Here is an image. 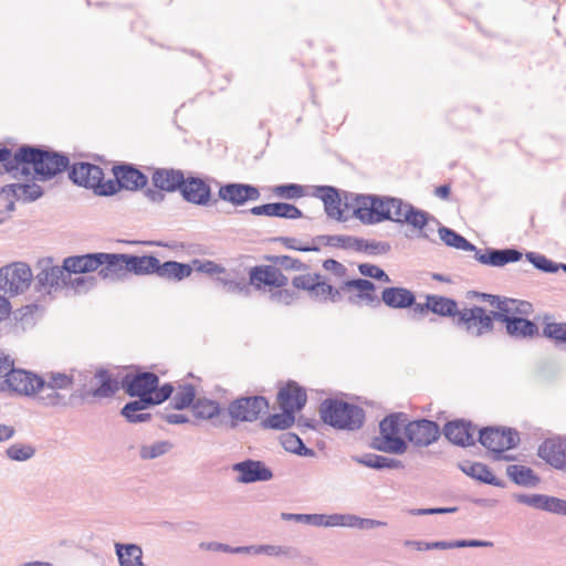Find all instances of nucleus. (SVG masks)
Masks as SVG:
<instances>
[{"mask_svg":"<svg viewBox=\"0 0 566 566\" xmlns=\"http://www.w3.org/2000/svg\"><path fill=\"white\" fill-rule=\"evenodd\" d=\"M93 379L99 382L97 387L87 389L83 386L80 390L66 397L64 394L49 387L44 382V378L40 376L33 379L35 387L32 397L39 405L46 408H67L72 406V399L74 397H78L83 401L87 400L90 397L98 399L112 398L119 389V382L105 368L97 369Z\"/></svg>","mask_w":566,"mask_h":566,"instance_id":"obj_1","label":"nucleus"},{"mask_svg":"<svg viewBox=\"0 0 566 566\" xmlns=\"http://www.w3.org/2000/svg\"><path fill=\"white\" fill-rule=\"evenodd\" d=\"M20 177H30L31 168L34 177L40 181H48L63 171H67L71 161L67 155L49 148L34 145H21L19 147Z\"/></svg>","mask_w":566,"mask_h":566,"instance_id":"obj_2","label":"nucleus"},{"mask_svg":"<svg viewBox=\"0 0 566 566\" xmlns=\"http://www.w3.org/2000/svg\"><path fill=\"white\" fill-rule=\"evenodd\" d=\"M342 290H355L356 294L348 296L350 304L357 305L364 301L371 307H378L384 303L389 308L405 310L415 304V293L406 287L389 286L385 287L379 298L375 291L376 285L367 279H352L342 283Z\"/></svg>","mask_w":566,"mask_h":566,"instance_id":"obj_3","label":"nucleus"},{"mask_svg":"<svg viewBox=\"0 0 566 566\" xmlns=\"http://www.w3.org/2000/svg\"><path fill=\"white\" fill-rule=\"evenodd\" d=\"M319 416L325 424L343 431L359 430L366 419V412L361 407L336 398L322 401Z\"/></svg>","mask_w":566,"mask_h":566,"instance_id":"obj_4","label":"nucleus"},{"mask_svg":"<svg viewBox=\"0 0 566 566\" xmlns=\"http://www.w3.org/2000/svg\"><path fill=\"white\" fill-rule=\"evenodd\" d=\"M408 422L405 412H392L387 415L379 422V436L371 439L370 448L385 453L402 454L408 449V443L400 436L401 430Z\"/></svg>","mask_w":566,"mask_h":566,"instance_id":"obj_5","label":"nucleus"},{"mask_svg":"<svg viewBox=\"0 0 566 566\" xmlns=\"http://www.w3.org/2000/svg\"><path fill=\"white\" fill-rule=\"evenodd\" d=\"M345 207L363 224H377L389 220L388 196L344 192Z\"/></svg>","mask_w":566,"mask_h":566,"instance_id":"obj_6","label":"nucleus"},{"mask_svg":"<svg viewBox=\"0 0 566 566\" xmlns=\"http://www.w3.org/2000/svg\"><path fill=\"white\" fill-rule=\"evenodd\" d=\"M35 272L33 282L38 293L51 294L53 291L67 286L62 266L56 265L51 256L39 259L35 263Z\"/></svg>","mask_w":566,"mask_h":566,"instance_id":"obj_7","label":"nucleus"},{"mask_svg":"<svg viewBox=\"0 0 566 566\" xmlns=\"http://www.w3.org/2000/svg\"><path fill=\"white\" fill-rule=\"evenodd\" d=\"M31 268L24 262H14L0 268V291L10 296L24 293L33 281Z\"/></svg>","mask_w":566,"mask_h":566,"instance_id":"obj_8","label":"nucleus"},{"mask_svg":"<svg viewBox=\"0 0 566 566\" xmlns=\"http://www.w3.org/2000/svg\"><path fill=\"white\" fill-rule=\"evenodd\" d=\"M478 441L500 459L504 451L517 447L520 434L513 428L484 427L479 431Z\"/></svg>","mask_w":566,"mask_h":566,"instance_id":"obj_9","label":"nucleus"},{"mask_svg":"<svg viewBox=\"0 0 566 566\" xmlns=\"http://www.w3.org/2000/svg\"><path fill=\"white\" fill-rule=\"evenodd\" d=\"M454 324L463 327L468 335L474 337H481L492 333L494 329V321L491 317V313L479 305L461 310L459 317L454 319Z\"/></svg>","mask_w":566,"mask_h":566,"instance_id":"obj_10","label":"nucleus"},{"mask_svg":"<svg viewBox=\"0 0 566 566\" xmlns=\"http://www.w3.org/2000/svg\"><path fill=\"white\" fill-rule=\"evenodd\" d=\"M269 408V401L263 396H248L237 398L228 406V415L233 420L231 428L237 426L235 422H253L259 419L262 412Z\"/></svg>","mask_w":566,"mask_h":566,"instance_id":"obj_11","label":"nucleus"},{"mask_svg":"<svg viewBox=\"0 0 566 566\" xmlns=\"http://www.w3.org/2000/svg\"><path fill=\"white\" fill-rule=\"evenodd\" d=\"M440 436L439 424L426 418L408 421L405 426L406 441L415 447H429L438 441Z\"/></svg>","mask_w":566,"mask_h":566,"instance_id":"obj_12","label":"nucleus"},{"mask_svg":"<svg viewBox=\"0 0 566 566\" xmlns=\"http://www.w3.org/2000/svg\"><path fill=\"white\" fill-rule=\"evenodd\" d=\"M127 253L101 252L97 275L106 282H122L128 277Z\"/></svg>","mask_w":566,"mask_h":566,"instance_id":"obj_13","label":"nucleus"},{"mask_svg":"<svg viewBox=\"0 0 566 566\" xmlns=\"http://www.w3.org/2000/svg\"><path fill=\"white\" fill-rule=\"evenodd\" d=\"M476 427L467 419L447 421L441 430L446 439L454 446L467 448L475 444L474 433Z\"/></svg>","mask_w":566,"mask_h":566,"instance_id":"obj_14","label":"nucleus"},{"mask_svg":"<svg viewBox=\"0 0 566 566\" xmlns=\"http://www.w3.org/2000/svg\"><path fill=\"white\" fill-rule=\"evenodd\" d=\"M232 470L238 472L237 482L251 484L255 482H266L273 478L272 470L263 461L245 459L234 463Z\"/></svg>","mask_w":566,"mask_h":566,"instance_id":"obj_15","label":"nucleus"},{"mask_svg":"<svg viewBox=\"0 0 566 566\" xmlns=\"http://www.w3.org/2000/svg\"><path fill=\"white\" fill-rule=\"evenodd\" d=\"M474 259L484 265L502 268L510 263H515L522 260L523 253L515 248L495 249L485 248L484 250L475 247Z\"/></svg>","mask_w":566,"mask_h":566,"instance_id":"obj_16","label":"nucleus"},{"mask_svg":"<svg viewBox=\"0 0 566 566\" xmlns=\"http://www.w3.org/2000/svg\"><path fill=\"white\" fill-rule=\"evenodd\" d=\"M513 499L521 504L548 513L566 516V500L546 494L514 493Z\"/></svg>","mask_w":566,"mask_h":566,"instance_id":"obj_17","label":"nucleus"},{"mask_svg":"<svg viewBox=\"0 0 566 566\" xmlns=\"http://www.w3.org/2000/svg\"><path fill=\"white\" fill-rule=\"evenodd\" d=\"M67 175L74 185L92 190L98 185V181L104 179L103 169L98 165L87 161L74 163Z\"/></svg>","mask_w":566,"mask_h":566,"instance_id":"obj_18","label":"nucleus"},{"mask_svg":"<svg viewBox=\"0 0 566 566\" xmlns=\"http://www.w3.org/2000/svg\"><path fill=\"white\" fill-rule=\"evenodd\" d=\"M159 384V377L151 371H140L137 374H126L120 381V387L125 392L135 398V395L154 394Z\"/></svg>","mask_w":566,"mask_h":566,"instance_id":"obj_19","label":"nucleus"},{"mask_svg":"<svg viewBox=\"0 0 566 566\" xmlns=\"http://www.w3.org/2000/svg\"><path fill=\"white\" fill-rule=\"evenodd\" d=\"M218 196L233 206H242L248 201L259 200L261 193L259 188L253 185L231 182L221 186Z\"/></svg>","mask_w":566,"mask_h":566,"instance_id":"obj_20","label":"nucleus"},{"mask_svg":"<svg viewBox=\"0 0 566 566\" xmlns=\"http://www.w3.org/2000/svg\"><path fill=\"white\" fill-rule=\"evenodd\" d=\"M112 171L114 177L120 180V186L125 190L138 191L148 184V177L134 164L120 163L114 165Z\"/></svg>","mask_w":566,"mask_h":566,"instance_id":"obj_21","label":"nucleus"},{"mask_svg":"<svg viewBox=\"0 0 566 566\" xmlns=\"http://www.w3.org/2000/svg\"><path fill=\"white\" fill-rule=\"evenodd\" d=\"M313 195L324 203V210L328 218L344 221V211L342 209V197L339 190L333 186H316Z\"/></svg>","mask_w":566,"mask_h":566,"instance_id":"obj_22","label":"nucleus"},{"mask_svg":"<svg viewBox=\"0 0 566 566\" xmlns=\"http://www.w3.org/2000/svg\"><path fill=\"white\" fill-rule=\"evenodd\" d=\"M180 193L184 199L190 203L205 206L209 202L211 197L210 186L199 177L185 178Z\"/></svg>","mask_w":566,"mask_h":566,"instance_id":"obj_23","label":"nucleus"},{"mask_svg":"<svg viewBox=\"0 0 566 566\" xmlns=\"http://www.w3.org/2000/svg\"><path fill=\"white\" fill-rule=\"evenodd\" d=\"M4 377V382L10 390L20 395L32 396L35 387L33 379L39 378L40 376L31 371L17 369L12 364L9 373Z\"/></svg>","mask_w":566,"mask_h":566,"instance_id":"obj_24","label":"nucleus"},{"mask_svg":"<svg viewBox=\"0 0 566 566\" xmlns=\"http://www.w3.org/2000/svg\"><path fill=\"white\" fill-rule=\"evenodd\" d=\"M537 455L556 469L566 468V443L559 439L544 440L538 447Z\"/></svg>","mask_w":566,"mask_h":566,"instance_id":"obj_25","label":"nucleus"},{"mask_svg":"<svg viewBox=\"0 0 566 566\" xmlns=\"http://www.w3.org/2000/svg\"><path fill=\"white\" fill-rule=\"evenodd\" d=\"M185 178L184 171L175 168H155L151 175L154 187L167 192L180 191Z\"/></svg>","mask_w":566,"mask_h":566,"instance_id":"obj_26","label":"nucleus"},{"mask_svg":"<svg viewBox=\"0 0 566 566\" xmlns=\"http://www.w3.org/2000/svg\"><path fill=\"white\" fill-rule=\"evenodd\" d=\"M250 213L253 216H266L284 219H300L303 212L295 206L289 202H270L252 207Z\"/></svg>","mask_w":566,"mask_h":566,"instance_id":"obj_27","label":"nucleus"},{"mask_svg":"<svg viewBox=\"0 0 566 566\" xmlns=\"http://www.w3.org/2000/svg\"><path fill=\"white\" fill-rule=\"evenodd\" d=\"M191 412L195 418L200 420H212L214 427L226 424V415H221L220 403L212 399L198 398L192 403Z\"/></svg>","mask_w":566,"mask_h":566,"instance_id":"obj_28","label":"nucleus"},{"mask_svg":"<svg viewBox=\"0 0 566 566\" xmlns=\"http://www.w3.org/2000/svg\"><path fill=\"white\" fill-rule=\"evenodd\" d=\"M281 408H291L293 412L301 410L307 401V395L295 381H289L277 394Z\"/></svg>","mask_w":566,"mask_h":566,"instance_id":"obj_29","label":"nucleus"},{"mask_svg":"<svg viewBox=\"0 0 566 566\" xmlns=\"http://www.w3.org/2000/svg\"><path fill=\"white\" fill-rule=\"evenodd\" d=\"M458 468L468 476L497 488H505V482L497 479L490 468L481 462L464 461L458 464Z\"/></svg>","mask_w":566,"mask_h":566,"instance_id":"obj_30","label":"nucleus"},{"mask_svg":"<svg viewBox=\"0 0 566 566\" xmlns=\"http://www.w3.org/2000/svg\"><path fill=\"white\" fill-rule=\"evenodd\" d=\"M504 325L506 334L515 339L533 338L539 334L538 326L525 317L513 315Z\"/></svg>","mask_w":566,"mask_h":566,"instance_id":"obj_31","label":"nucleus"},{"mask_svg":"<svg viewBox=\"0 0 566 566\" xmlns=\"http://www.w3.org/2000/svg\"><path fill=\"white\" fill-rule=\"evenodd\" d=\"M192 268L188 263H181L178 261H166L164 263L158 260L156 276L167 280L180 282L184 279L190 276Z\"/></svg>","mask_w":566,"mask_h":566,"instance_id":"obj_32","label":"nucleus"},{"mask_svg":"<svg viewBox=\"0 0 566 566\" xmlns=\"http://www.w3.org/2000/svg\"><path fill=\"white\" fill-rule=\"evenodd\" d=\"M352 460L358 464L365 465L375 470L384 469H403L402 461L395 458H387L376 453H364L361 455H353Z\"/></svg>","mask_w":566,"mask_h":566,"instance_id":"obj_33","label":"nucleus"},{"mask_svg":"<svg viewBox=\"0 0 566 566\" xmlns=\"http://www.w3.org/2000/svg\"><path fill=\"white\" fill-rule=\"evenodd\" d=\"M158 260L155 255L127 254L128 275H155Z\"/></svg>","mask_w":566,"mask_h":566,"instance_id":"obj_34","label":"nucleus"},{"mask_svg":"<svg viewBox=\"0 0 566 566\" xmlns=\"http://www.w3.org/2000/svg\"><path fill=\"white\" fill-rule=\"evenodd\" d=\"M115 553L119 566H145L143 564V549L137 544H115Z\"/></svg>","mask_w":566,"mask_h":566,"instance_id":"obj_35","label":"nucleus"},{"mask_svg":"<svg viewBox=\"0 0 566 566\" xmlns=\"http://www.w3.org/2000/svg\"><path fill=\"white\" fill-rule=\"evenodd\" d=\"M403 220V223L419 230L422 238H428V234L424 232V228L430 220L434 221L437 224H440L439 221L429 212L418 209L411 203L405 211Z\"/></svg>","mask_w":566,"mask_h":566,"instance_id":"obj_36","label":"nucleus"},{"mask_svg":"<svg viewBox=\"0 0 566 566\" xmlns=\"http://www.w3.org/2000/svg\"><path fill=\"white\" fill-rule=\"evenodd\" d=\"M428 301H430L431 312L442 317H459L460 310H458V303L455 300L437 295L428 294Z\"/></svg>","mask_w":566,"mask_h":566,"instance_id":"obj_37","label":"nucleus"},{"mask_svg":"<svg viewBox=\"0 0 566 566\" xmlns=\"http://www.w3.org/2000/svg\"><path fill=\"white\" fill-rule=\"evenodd\" d=\"M506 474L515 484L521 486H536L539 483L538 475L525 465L510 464L506 468Z\"/></svg>","mask_w":566,"mask_h":566,"instance_id":"obj_38","label":"nucleus"},{"mask_svg":"<svg viewBox=\"0 0 566 566\" xmlns=\"http://www.w3.org/2000/svg\"><path fill=\"white\" fill-rule=\"evenodd\" d=\"M440 240L448 247L462 251H473L475 245L467 240L463 235L451 228L440 226L438 229Z\"/></svg>","mask_w":566,"mask_h":566,"instance_id":"obj_39","label":"nucleus"},{"mask_svg":"<svg viewBox=\"0 0 566 566\" xmlns=\"http://www.w3.org/2000/svg\"><path fill=\"white\" fill-rule=\"evenodd\" d=\"M282 413H273L265 418L261 424L265 429L285 430L295 423V412L291 408H281Z\"/></svg>","mask_w":566,"mask_h":566,"instance_id":"obj_40","label":"nucleus"},{"mask_svg":"<svg viewBox=\"0 0 566 566\" xmlns=\"http://www.w3.org/2000/svg\"><path fill=\"white\" fill-rule=\"evenodd\" d=\"M20 163L19 148L13 154L9 147L0 144L1 168L14 179H19Z\"/></svg>","mask_w":566,"mask_h":566,"instance_id":"obj_41","label":"nucleus"},{"mask_svg":"<svg viewBox=\"0 0 566 566\" xmlns=\"http://www.w3.org/2000/svg\"><path fill=\"white\" fill-rule=\"evenodd\" d=\"M340 291H343L342 285L339 289H336L332 284L319 279L315 281L311 296L323 302L331 301L336 303L342 298Z\"/></svg>","mask_w":566,"mask_h":566,"instance_id":"obj_42","label":"nucleus"},{"mask_svg":"<svg viewBox=\"0 0 566 566\" xmlns=\"http://www.w3.org/2000/svg\"><path fill=\"white\" fill-rule=\"evenodd\" d=\"M196 401V389L193 385L187 384L180 388L172 397L170 406L176 410H184L188 407L192 408Z\"/></svg>","mask_w":566,"mask_h":566,"instance_id":"obj_43","label":"nucleus"},{"mask_svg":"<svg viewBox=\"0 0 566 566\" xmlns=\"http://www.w3.org/2000/svg\"><path fill=\"white\" fill-rule=\"evenodd\" d=\"M525 258L536 270L543 273H556L559 271V263L538 252H526Z\"/></svg>","mask_w":566,"mask_h":566,"instance_id":"obj_44","label":"nucleus"},{"mask_svg":"<svg viewBox=\"0 0 566 566\" xmlns=\"http://www.w3.org/2000/svg\"><path fill=\"white\" fill-rule=\"evenodd\" d=\"M514 303H516L515 298L501 296L497 303L493 305L496 310L490 311L493 321L505 324L514 315Z\"/></svg>","mask_w":566,"mask_h":566,"instance_id":"obj_45","label":"nucleus"},{"mask_svg":"<svg viewBox=\"0 0 566 566\" xmlns=\"http://www.w3.org/2000/svg\"><path fill=\"white\" fill-rule=\"evenodd\" d=\"M135 397H138V399L128 401L122 408L120 415L123 417H128L130 412L142 411L144 409L149 408L150 406L157 405L155 398L153 397V394H140L135 395Z\"/></svg>","mask_w":566,"mask_h":566,"instance_id":"obj_46","label":"nucleus"},{"mask_svg":"<svg viewBox=\"0 0 566 566\" xmlns=\"http://www.w3.org/2000/svg\"><path fill=\"white\" fill-rule=\"evenodd\" d=\"M265 260L286 271H305L307 265L290 255H265Z\"/></svg>","mask_w":566,"mask_h":566,"instance_id":"obj_47","label":"nucleus"},{"mask_svg":"<svg viewBox=\"0 0 566 566\" xmlns=\"http://www.w3.org/2000/svg\"><path fill=\"white\" fill-rule=\"evenodd\" d=\"M43 378H44V382L49 387H51L57 391L63 390V389H69L74 384L73 376L67 375L65 373L50 371V373H46Z\"/></svg>","mask_w":566,"mask_h":566,"instance_id":"obj_48","label":"nucleus"},{"mask_svg":"<svg viewBox=\"0 0 566 566\" xmlns=\"http://www.w3.org/2000/svg\"><path fill=\"white\" fill-rule=\"evenodd\" d=\"M36 450L31 444L14 443L7 450L6 454L10 460L23 462L34 457Z\"/></svg>","mask_w":566,"mask_h":566,"instance_id":"obj_49","label":"nucleus"},{"mask_svg":"<svg viewBox=\"0 0 566 566\" xmlns=\"http://www.w3.org/2000/svg\"><path fill=\"white\" fill-rule=\"evenodd\" d=\"M387 207L389 210V220L395 223L403 224V217L405 211L407 210V207L410 206L409 202L403 201L400 198L397 197H390L388 196V202Z\"/></svg>","mask_w":566,"mask_h":566,"instance_id":"obj_50","label":"nucleus"},{"mask_svg":"<svg viewBox=\"0 0 566 566\" xmlns=\"http://www.w3.org/2000/svg\"><path fill=\"white\" fill-rule=\"evenodd\" d=\"M171 448L168 441H157L150 446H142L139 449V457L143 460H153L166 454Z\"/></svg>","mask_w":566,"mask_h":566,"instance_id":"obj_51","label":"nucleus"},{"mask_svg":"<svg viewBox=\"0 0 566 566\" xmlns=\"http://www.w3.org/2000/svg\"><path fill=\"white\" fill-rule=\"evenodd\" d=\"M217 281L223 285L227 293L242 294L244 296H249L251 293L249 283L244 279H241L240 281H235V280L218 277Z\"/></svg>","mask_w":566,"mask_h":566,"instance_id":"obj_52","label":"nucleus"},{"mask_svg":"<svg viewBox=\"0 0 566 566\" xmlns=\"http://www.w3.org/2000/svg\"><path fill=\"white\" fill-rule=\"evenodd\" d=\"M273 241L281 242L286 249L300 252H318L321 250L319 245L301 244L300 240L292 237H277L274 238Z\"/></svg>","mask_w":566,"mask_h":566,"instance_id":"obj_53","label":"nucleus"},{"mask_svg":"<svg viewBox=\"0 0 566 566\" xmlns=\"http://www.w3.org/2000/svg\"><path fill=\"white\" fill-rule=\"evenodd\" d=\"M273 192L281 198L296 199L304 196V188L297 184H284L274 187Z\"/></svg>","mask_w":566,"mask_h":566,"instance_id":"obj_54","label":"nucleus"},{"mask_svg":"<svg viewBox=\"0 0 566 566\" xmlns=\"http://www.w3.org/2000/svg\"><path fill=\"white\" fill-rule=\"evenodd\" d=\"M358 271L366 277H371L384 283H390L389 275L379 266L370 263H361L358 265Z\"/></svg>","mask_w":566,"mask_h":566,"instance_id":"obj_55","label":"nucleus"},{"mask_svg":"<svg viewBox=\"0 0 566 566\" xmlns=\"http://www.w3.org/2000/svg\"><path fill=\"white\" fill-rule=\"evenodd\" d=\"M332 241L334 248H342L346 250H354L360 252L361 238L335 234Z\"/></svg>","mask_w":566,"mask_h":566,"instance_id":"obj_56","label":"nucleus"},{"mask_svg":"<svg viewBox=\"0 0 566 566\" xmlns=\"http://www.w3.org/2000/svg\"><path fill=\"white\" fill-rule=\"evenodd\" d=\"M21 188V197L23 202H33L43 196V189L35 182L17 184Z\"/></svg>","mask_w":566,"mask_h":566,"instance_id":"obj_57","label":"nucleus"},{"mask_svg":"<svg viewBox=\"0 0 566 566\" xmlns=\"http://www.w3.org/2000/svg\"><path fill=\"white\" fill-rule=\"evenodd\" d=\"M298 297V294L295 292V290L290 289H280L272 291L270 293V300L277 304L283 305H291L293 304Z\"/></svg>","mask_w":566,"mask_h":566,"instance_id":"obj_58","label":"nucleus"},{"mask_svg":"<svg viewBox=\"0 0 566 566\" xmlns=\"http://www.w3.org/2000/svg\"><path fill=\"white\" fill-rule=\"evenodd\" d=\"M120 180L115 177V179H108L107 181H98V185L94 188V193L97 196H113L122 190Z\"/></svg>","mask_w":566,"mask_h":566,"instance_id":"obj_59","label":"nucleus"},{"mask_svg":"<svg viewBox=\"0 0 566 566\" xmlns=\"http://www.w3.org/2000/svg\"><path fill=\"white\" fill-rule=\"evenodd\" d=\"M319 279H322V275L318 273H315L313 275L301 274V275H296L293 277L292 285L294 289L304 290V291L310 292V294H311L313 291L315 281L319 280Z\"/></svg>","mask_w":566,"mask_h":566,"instance_id":"obj_60","label":"nucleus"},{"mask_svg":"<svg viewBox=\"0 0 566 566\" xmlns=\"http://www.w3.org/2000/svg\"><path fill=\"white\" fill-rule=\"evenodd\" d=\"M391 247L387 242L382 241H368L361 238V248L360 252H366L368 254L377 255V254H386L390 251Z\"/></svg>","mask_w":566,"mask_h":566,"instance_id":"obj_61","label":"nucleus"},{"mask_svg":"<svg viewBox=\"0 0 566 566\" xmlns=\"http://www.w3.org/2000/svg\"><path fill=\"white\" fill-rule=\"evenodd\" d=\"M543 335L560 343L566 337V323H547L543 328Z\"/></svg>","mask_w":566,"mask_h":566,"instance_id":"obj_62","label":"nucleus"},{"mask_svg":"<svg viewBox=\"0 0 566 566\" xmlns=\"http://www.w3.org/2000/svg\"><path fill=\"white\" fill-rule=\"evenodd\" d=\"M249 287L253 285L255 289H261L263 285L268 286V277L264 265H255L249 271Z\"/></svg>","mask_w":566,"mask_h":566,"instance_id":"obj_63","label":"nucleus"},{"mask_svg":"<svg viewBox=\"0 0 566 566\" xmlns=\"http://www.w3.org/2000/svg\"><path fill=\"white\" fill-rule=\"evenodd\" d=\"M280 442L285 451L295 454L303 440L294 432H286L280 437Z\"/></svg>","mask_w":566,"mask_h":566,"instance_id":"obj_64","label":"nucleus"}]
</instances>
